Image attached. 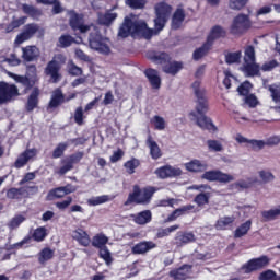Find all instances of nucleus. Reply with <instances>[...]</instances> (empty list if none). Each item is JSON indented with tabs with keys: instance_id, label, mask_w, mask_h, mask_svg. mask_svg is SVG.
<instances>
[{
	"instance_id": "f257e3e1",
	"label": "nucleus",
	"mask_w": 280,
	"mask_h": 280,
	"mask_svg": "<svg viewBox=\"0 0 280 280\" xmlns=\"http://www.w3.org/2000/svg\"><path fill=\"white\" fill-rule=\"evenodd\" d=\"M154 10V28L148 27V24L143 20L126 18L119 28L118 36H120V38H128V35L131 34L133 37L141 36V38L150 40V38L159 34V32L165 27V23H167L170 16H172V5L166 2L156 3Z\"/></svg>"
},
{
	"instance_id": "f03ea898",
	"label": "nucleus",
	"mask_w": 280,
	"mask_h": 280,
	"mask_svg": "<svg viewBox=\"0 0 280 280\" xmlns=\"http://www.w3.org/2000/svg\"><path fill=\"white\" fill-rule=\"evenodd\" d=\"M152 196H154V188H139V186L133 187V192L129 194L128 199L125 201V207L128 205H148L150 200H152Z\"/></svg>"
},
{
	"instance_id": "7ed1b4c3",
	"label": "nucleus",
	"mask_w": 280,
	"mask_h": 280,
	"mask_svg": "<svg viewBox=\"0 0 280 280\" xmlns=\"http://www.w3.org/2000/svg\"><path fill=\"white\" fill-rule=\"evenodd\" d=\"M94 32L90 34L89 45L94 51L98 54H110V40L106 37H102L100 31L95 26L92 27Z\"/></svg>"
},
{
	"instance_id": "20e7f679",
	"label": "nucleus",
	"mask_w": 280,
	"mask_h": 280,
	"mask_svg": "<svg viewBox=\"0 0 280 280\" xmlns=\"http://www.w3.org/2000/svg\"><path fill=\"white\" fill-rule=\"evenodd\" d=\"M60 60L61 62H65V56L62 55H56L52 60H50L44 72L46 73V75H49L50 79L52 80L54 84L60 82L62 75L60 74V69H61V65H60Z\"/></svg>"
},
{
	"instance_id": "39448f33",
	"label": "nucleus",
	"mask_w": 280,
	"mask_h": 280,
	"mask_svg": "<svg viewBox=\"0 0 280 280\" xmlns=\"http://www.w3.org/2000/svg\"><path fill=\"white\" fill-rule=\"evenodd\" d=\"M243 71L248 77L257 75L259 73V65L255 62V48L248 46L245 49Z\"/></svg>"
},
{
	"instance_id": "423d86ee",
	"label": "nucleus",
	"mask_w": 280,
	"mask_h": 280,
	"mask_svg": "<svg viewBox=\"0 0 280 280\" xmlns=\"http://www.w3.org/2000/svg\"><path fill=\"white\" fill-rule=\"evenodd\" d=\"M69 23L70 27H72L73 32H81V34H86V32H91L93 25H84V16L82 14H78L74 11L69 12Z\"/></svg>"
},
{
	"instance_id": "0eeeda50",
	"label": "nucleus",
	"mask_w": 280,
	"mask_h": 280,
	"mask_svg": "<svg viewBox=\"0 0 280 280\" xmlns=\"http://www.w3.org/2000/svg\"><path fill=\"white\" fill-rule=\"evenodd\" d=\"M192 89L197 97V113L203 115L209 110V104L207 103V97L205 96V90L200 88V81H195L192 83Z\"/></svg>"
},
{
	"instance_id": "6e6552de",
	"label": "nucleus",
	"mask_w": 280,
	"mask_h": 280,
	"mask_svg": "<svg viewBox=\"0 0 280 280\" xmlns=\"http://www.w3.org/2000/svg\"><path fill=\"white\" fill-rule=\"evenodd\" d=\"M188 189H196L197 191H201L194 199V202H196V205H198L199 207H205V205H209V200L211 198V192L209 190L211 189V186L205 184L192 185Z\"/></svg>"
},
{
	"instance_id": "1a4fd4ad",
	"label": "nucleus",
	"mask_w": 280,
	"mask_h": 280,
	"mask_svg": "<svg viewBox=\"0 0 280 280\" xmlns=\"http://www.w3.org/2000/svg\"><path fill=\"white\" fill-rule=\"evenodd\" d=\"M201 178H203V180H209L210 183H233V180H235V176L231 175V174H226V173H222L221 171H208L205 172L201 175Z\"/></svg>"
},
{
	"instance_id": "9d476101",
	"label": "nucleus",
	"mask_w": 280,
	"mask_h": 280,
	"mask_svg": "<svg viewBox=\"0 0 280 280\" xmlns=\"http://www.w3.org/2000/svg\"><path fill=\"white\" fill-rule=\"evenodd\" d=\"M19 95V89L14 84L0 82V104L12 102V97Z\"/></svg>"
},
{
	"instance_id": "9b49d317",
	"label": "nucleus",
	"mask_w": 280,
	"mask_h": 280,
	"mask_svg": "<svg viewBox=\"0 0 280 280\" xmlns=\"http://www.w3.org/2000/svg\"><path fill=\"white\" fill-rule=\"evenodd\" d=\"M248 27H250V19H248V15L238 14L232 22L231 32L232 34H243Z\"/></svg>"
},
{
	"instance_id": "f8f14e48",
	"label": "nucleus",
	"mask_w": 280,
	"mask_h": 280,
	"mask_svg": "<svg viewBox=\"0 0 280 280\" xmlns=\"http://www.w3.org/2000/svg\"><path fill=\"white\" fill-rule=\"evenodd\" d=\"M270 264V258L268 256H261L259 258H254L249 260L244 267L243 270L248 275V272H254L255 270H261Z\"/></svg>"
},
{
	"instance_id": "ddd939ff",
	"label": "nucleus",
	"mask_w": 280,
	"mask_h": 280,
	"mask_svg": "<svg viewBox=\"0 0 280 280\" xmlns=\"http://www.w3.org/2000/svg\"><path fill=\"white\" fill-rule=\"evenodd\" d=\"M75 191H78V187L68 184L66 186L51 189L48 192L47 198L48 200H56V198H65V196H69V194H73Z\"/></svg>"
},
{
	"instance_id": "4468645a",
	"label": "nucleus",
	"mask_w": 280,
	"mask_h": 280,
	"mask_svg": "<svg viewBox=\"0 0 280 280\" xmlns=\"http://www.w3.org/2000/svg\"><path fill=\"white\" fill-rule=\"evenodd\" d=\"M155 174L158 178H172L174 176H180L183 174V170L166 165L155 170Z\"/></svg>"
},
{
	"instance_id": "2eb2a0df",
	"label": "nucleus",
	"mask_w": 280,
	"mask_h": 280,
	"mask_svg": "<svg viewBox=\"0 0 280 280\" xmlns=\"http://www.w3.org/2000/svg\"><path fill=\"white\" fill-rule=\"evenodd\" d=\"M36 154H37L36 149L25 150L16 159V161L14 163V167H16V170H21V167H25V165H27V163H30L31 159H34V156H36Z\"/></svg>"
},
{
	"instance_id": "dca6fc26",
	"label": "nucleus",
	"mask_w": 280,
	"mask_h": 280,
	"mask_svg": "<svg viewBox=\"0 0 280 280\" xmlns=\"http://www.w3.org/2000/svg\"><path fill=\"white\" fill-rule=\"evenodd\" d=\"M189 275H191V266L184 265L178 269H174L170 272V277L175 280H185L189 279Z\"/></svg>"
},
{
	"instance_id": "f3484780",
	"label": "nucleus",
	"mask_w": 280,
	"mask_h": 280,
	"mask_svg": "<svg viewBox=\"0 0 280 280\" xmlns=\"http://www.w3.org/2000/svg\"><path fill=\"white\" fill-rule=\"evenodd\" d=\"M72 240H75L81 246H91V236L82 229L72 232Z\"/></svg>"
},
{
	"instance_id": "a211bd4d",
	"label": "nucleus",
	"mask_w": 280,
	"mask_h": 280,
	"mask_svg": "<svg viewBox=\"0 0 280 280\" xmlns=\"http://www.w3.org/2000/svg\"><path fill=\"white\" fill-rule=\"evenodd\" d=\"M152 248H156V244H154V242H140L132 247L131 253L133 255H145V253L152 250Z\"/></svg>"
},
{
	"instance_id": "6ab92c4d",
	"label": "nucleus",
	"mask_w": 280,
	"mask_h": 280,
	"mask_svg": "<svg viewBox=\"0 0 280 280\" xmlns=\"http://www.w3.org/2000/svg\"><path fill=\"white\" fill-rule=\"evenodd\" d=\"M195 241H196V236L191 232H188V233L179 232L175 236V245L178 248L185 246V244H189Z\"/></svg>"
},
{
	"instance_id": "aec40b11",
	"label": "nucleus",
	"mask_w": 280,
	"mask_h": 280,
	"mask_svg": "<svg viewBox=\"0 0 280 280\" xmlns=\"http://www.w3.org/2000/svg\"><path fill=\"white\" fill-rule=\"evenodd\" d=\"M149 60H152L155 65H166L170 62V55L160 51H149L147 54Z\"/></svg>"
},
{
	"instance_id": "412c9836",
	"label": "nucleus",
	"mask_w": 280,
	"mask_h": 280,
	"mask_svg": "<svg viewBox=\"0 0 280 280\" xmlns=\"http://www.w3.org/2000/svg\"><path fill=\"white\" fill-rule=\"evenodd\" d=\"M117 19V13H115L113 10H109L105 13H98L97 22L100 25H105L106 27H109V25H113L115 23V20Z\"/></svg>"
},
{
	"instance_id": "4be33fe9",
	"label": "nucleus",
	"mask_w": 280,
	"mask_h": 280,
	"mask_svg": "<svg viewBox=\"0 0 280 280\" xmlns=\"http://www.w3.org/2000/svg\"><path fill=\"white\" fill-rule=\"evenodd\" d=\"M184 167L187 170V172L198 174L200 172H206L207 163L201 162L200 160H192L190 162L185 163Z\"/></svg>"
},
{
	"instance_id": "5701e85b",
	"label": "nucleus",
	"mask_w": 280,
	"mask_h": 280,
	"mask_svg": "<svg viewBox=\"0 0 280 280\" xmlns=\"http://www.w3.org/2000/svg\"><path fill=\"white\" fill-rule=\"evenodd\" d=\"M145 75L152 86V89H161V77L159 75V71L150 68L145 70Z\"/></svg>"
},
{
	"instance_id": "b1692460",
	"label": "nucleus",
	"mask_w": 280,
	"mask_h": 280,
	"mask_svg": "<svg viewBox=\"0 0 280 280\" xmlns=\"http://www.w3.org/2000/svg\"><path fill=\"white\" fill-rule=\"evenodd\" d=\"M147 145L150 150V154L152 159H155V160L161 159L163 153L161 152V148L159 147V143H156V141L152 139V136H148Z\"/></svg>"
},
{
	"instance_id": "393cba45",
	"label": "nucleus",
	"mask_w": 280,
	"mask_h": 280,
	"mask_svg": "<svg viewBox=\"0 0 280 280\" xmlns=\"http://www.w3.org/2000/svg\"><path fill=\"white\" fill-rule=\"evenodd\" d=\"M183 69V62L180 61H166V63L163 67L164 73H168L170 75H176L178 71Z\"/></svg>"
},
{
	"instance_id": "a878e982",
	"label": "nucleus",
	"mask_w": 280,
	"mask_h": 280,
	"mask_svg": "<svg viewBox=\"0 0 280 280\" xmlns=\"http://www.w3.org/2000/svg\"><path fill=\"white\" fill-rule=\"evenodd\" d=\"M131 219L136 224H148V222L152 221V212H150V210H145L138 214H131Z\"/></svg>"
},
{
	"instance_id": "bb28decb",
	"label": "nucleus",
	"mask_w": 280,
	"mask_h": 280,
	"mask_svg": "<svg viewBox=\"0 0 280 280\" xmlns=\"http://www.w3.org/2000/svg\"><path fill=\"white\" fill-rule=\"evenodd\" d=\"M235 220V215L222 217L218 219L217 223L214 224V229H217V231H225L226 228L232 226Z\"/></svg>"
},
{
	"instance_id": "cd10ccee",
	"label": "nucleus",
	"mask_w": 280,
	"mask_h": 280,
	"mask_svg": "<svg viewBox=\"0 0 280 280\" xmlns=\"http://www.w3.org/2000/svg\"><path fill=\"white\" fill-rule=\"evenodd\" d=\"M22 57L24 60H26V62H32L38 58V48H36V46H27L22 48Z\"/></svg>"
},
{
	"instance_id": "c85d7f7f",
	"label": "nucleus",
	"mask_w": 280,
	"mask_h": 280,
	"mask_svg": "<svg viewBox=\"0 0 280 280\" xmlns=\"http://www.w3.org/2000/svg\"><path fill=\"white\" fill-rule=\"evenodd\" d=\"M194 209H195L194 205L183 206V207L176 209L175 211H173V213L171 215H168L167 220H168V222H174V220H176V218H180V215H185V214L189 213V211H194Z\"/></svg>"
},
{
	"instance_id": "c756f323",
	"label": "nucleus",
	"mask_w": 280,
	"mask_h": 280,
	"mask_svg": "<svg viewBox=\"0 0 280 280\" xmlns=\"http://www.w3.org/2000/svg\"><path fill=\"white\" fill-rule=\"evenodd\" d=\"M38 95H40V90L38 88H34L26 104V109L28 112L34 110L38 106Z\"/></svg>"
},
{
	"instance_id": "7c9ffc66",
	"label": "nucleus",
	"mask_w": 280,
	"mask_h": 280,
	"mask_svg": "<svg viewBox=\"0 0 280 280\" xmlns=\"http://www.w3.org/2000/svg\"><path fill=\"white\" fill-rule=\"evenodd\" d=\"M62 102H65V95L60 89H57L52 92V96L49 102V108H58Z\"/></svg>"
},
{
	"instance_id": "2f4dec72",
	"label": "nucleus",
	"mask_w": 280,
	"mask_h": 280,
	"mask_svg": "<svg viewBox=\"0 0 280 280\" xmlns=\"http://www.w3.org/2000/svg\"><path fill=\"white\" fill-rule=\"evenodd\" d=\"M223 36H226V32L224 31V28H222V26H214L211 30L207 42L210 45H213V42L217 40V38H223Z\"/></svg>"
},
{
	"instance_id": "473e14b6",
	"label": "nucleus",
	"mask_w": 280,
	"mask_h": 280,
	"mask_svg": "<svg viewBox=\"0 0 280 280\" xmlns=\"http://www.w3.org/2000/svg\"><path fill=\"white\" fill-rule=\"evenodd\" d=\"M185 21V11L183 9H177L173 14L172 27L173 30H178Z\"/></svg>"
},
{
	"instance_id": "72a5a7b5",
	"label": "nucleus",
	"mask_w": 280,
	"mask_h": 280,
	"mask_svg": "<svg viewBox=\"0 0 280 280\" xmlns=\"http://www.w3.org/2000/svg\"><path fill=\"white\" fill-rule=\"evenodd\" d=\"M106 244H108V236L105 234L100 233L92 238V246L94 248H106Z\"/></svg>"
},
{
	"instance_id": "f704fd0d",
	"label": "nucleus",
	"mask_w": 280,
	"mask_h": 280,
	"mask_svg": "<svg viewBox=\"0 0 280 280\" xmlns=\"http://www.w3.org/2000/svg\"><path fill=\"white\" fill-rule=\"evenodd\" d=\"M250 226H253V221L247 220L245 223L241 224L234 232V237L240 238L244 237V235H248L250 231Z\"/></svg>"
},
{
	"instance_id": "c9c22d12",
	"label": "nucleus",
	"mask_w": 280,
	"mask_h": 280,
	"mask_svg": "<svg viewBox=\"0 0 280 280\" xmlns=\"http://www.w3.org/2000/svg\"><path fill=\"white\" fill-rule=\"evenodd\" d=\"M25 194H27L25 188H11L7 191V198L10 200H21Z\"/></svg>"
},
{
	"instance_id": "e433bc0d",
	"label": "nucleus",
	"mask_w": 280,
	"mask_h": 280,
	"mask_svg": "<svg viewBox=\"0 0 280 280\" xmlns=\"http://www.w3.org/2000/svg\"><path fill=\"white\" fill-rule=\"evenodd\" d=\"M197 126L202 128V130H215L213 122L205 115L197 118Z\"/></svg>"
},
{
	"instance_id": "4c0bfd02",
	"label": "nucleus",
	"mask_w": 280,
	"mask_h": 280,
	"mask_svg": "<svg viewBox=\"0 0 280 280\" xmlns=\"http://www.w3.org/2000/svg\"><path fill=\"white\" fill-rule=\"evenodd\" d=\"M26 21H27L26 16H22L20 19L13 18L12 22L8 24L5 27L7 34H10V32H14V30L21 27V25H25Z\"/></svg>"
},
{
	"instance_id": "58836bf2",
	"label": "nucleus",
	"mask_w": 280,
	"mask_h": 280,
	"mask_svg": "<svg viewBox=\"0 0 280 280\" xmlns=\"http://www.w3.org/2000/svg\"><path fill=\"white\" fill-rule=\"evenodd\" d=\"M110 200H113V198H110V196L102 195L98 197H92V198L88 199V205L90 207H97V205H104L105 202H110Z\"/></svg>"
},
{
	"instance_id": "ea45409f",
	"label": "nucleus",
	"mask_w": 280,
	"mask_h": 280,
	"mask_svg": "<svg viewBox=\"0 0 280 280\" xmlns=\"http://www.w3.org/2000/svg\"><path fill=\"white\" fill-rule=\"evenodd\" d=\"M261 215L265 220H277L280 217V205L270 210H265L261 212Z\"/></svg>"
},
{
	"instance_id": "a19ab883",
	"label": "nucleus",
	"mask_w": 280,
	"mask_h": 280,
	"mask_svg": "<svg viewBox=\"0 0 280 280\" xmlns=\"http://www.w3.org/2000/svg\"><path fill=\"white\" fill-rule=\"evenodd\" d=\"M259 183V179L257 177H249L248 179L238 180L235 183V187H238L241 189H249V187H253V185Z\"/></svg>"
},
{
	"instance_id": "79ce46f5",
	"label": "nucleus",
	"mask_w": 280,
	"mask_h": 280,
	"mask_svg": "<svg viewBox=\"0 0 280 280\" xmlns=\"http://www.w3.org/2000/svg\"><path fill=\"white\" fill-rule=\"evenodd\" d=\"M210 49H211V44L207 42L200 48L195 50L194 52L195 60H200V58H203V56H207Z\"/></svg>"
},
{
	"instance_id": "37998d69",
	"label": "nucleus",
	"mask_w": 280,
	"mask_h": 280,
	"mask_svg": "<svg viewBox=\"0 0 280 280\" xmlns=\"http://www.w3.org/2000/svg\"><path fill=\"white\" fill-rule=\"evenodd\" d=\"M258 176L260 178V183L267 185V183H272L275 180V174L268 170L258 171Z\"/></svg>"
},
{
	"instance_id": "c03bdc74",
	"label": "nucleus",
	"mask_w": 280,
	"mask_h": 280,
	"mask_svg": "<svg viewBox=\"0 0 280 280\" xmlns=\"http://www.w3.org/2000/svg\"><path fill=\"white\" fill-rule=\"evenodd\" d=\"M75 43V38H73L71 35H61L58 39V47H71Z\"/></svg>"
},
{
	"instance_id": "a18cd8bd",
	"label": "nucleus",
	"mask_w": 280,
	"mask_h": 280,
	"mask_svg": "<svg viewBox=\"0 0 280 280\" xmlns=\"http://www.w3.org/2000/svg\"><path fill=\"white\" fill-rule=\"evenodd\" d=\"M49 259H54V250L50 248H44L39 253L38 261L39 264H45V261H49Z\"/></svg>"
},
{
	"instance_id": "49530a36",
	"label": "nucleus",
	"mask_w": 280,
	"mask_h": 280,
	"mask_svg": "<svg viewBox=\"0 0 280 280\" xmlns=\"http://www.w3.org/2000/svg\"><path fill=\"white\" fill-rule=\"evenodd\" d=\"M69 148V142L59 143L52 151V159H60L65 154V150Z\"/></svg>"
},
{
	"instance_id": "de8ad7c7",
	"label": "nucleus",
	"mask_w": 280,
	"mask_h": 280,
	"mask_svg": "<svg viewBox=\"0 0 280 280\" xmlns=\"http://www.w3.org/2000/svg\"><path fill=\"white\" fill-rule=\"evenodd\" d=\"M242 60V51H236V52H229L225 55V62L228 65H235Z\"/></svg>"
},
{
	"instance_id": "09e8293b",
	"label": "nucleus",
	"mask_w": 280,
	"mask_h": 280,
	"mask_svg": "<svg viewBox=\"0 0 280 280\" xmlns=\"http://www.w3.org/2000/svg\"><path fill=\"white\" fill-rule=\"evenodd\" d=\"M98 255L101 259H104L107 266H110V264H113V256L110 255V250H108V247H101Z\"/></svg>"
},
{
	"instance_id": "8fccbe9b",
	"label": "nucleus",
	"mask_w": 280,
	"mask_h": 280,
	"mask_svg": "<svg viewBox=\"0 0 280 280\" xmlns=\"http://www.w3.org/2000/svg\"><path fill=\"white\" fill-rule=\"evenodd\" d=\"M207 145L210 152H222V150H224L222 142L218 140H208Z\"/></svg>"
},
{
	"instance_id": "3c124183",
	"label": "nucleus",
	"mask_w": 280,
	"mask_h": 280,
	"mask_svg": "<svg viewBox=\"0 0 280 280\" xmlns=\"http://www.w3.org/2000/svg\"><path fill=\"white\" fill-rule=\"evenodd\" d=\"M45 237H47V229L44 226L37 228L33 233V240H35V242H43Z\"/></svg>"
},
{
	"instance_id": "603ef678",
	"label": "nucleus",
	"mask_w": 280,
	"mask_h": 280,
	"mask_svg": "<svg viewBox=\"0 0 280 280\" xmlns=\"http://www.w3.org/2000/svg\"><path fill=\"white\" fill-rule=\"evenodd\" d=\"M139 165V160L131 159L125 163V170L128 174H135V170H137Z\"/></svg>"
},
{
	"instance_id": "864d4df0",
	"label": "nucleus",
	"mask_w": 280,
	"mask_h": 280,
	"mask_svg": "<svg viewBox=\"0 0 280 280\" xmlns=\"http://www.w3.org/2000/svg\"><path fill=\"white\" fill-rule=\"evenodd\" d=\"M151 124H153L155 130H165V118L161 116H154Z\"/></svg>"
},
{
	"instance_id": "5fc2aeb1",
	"label": "nucleus",
	"mask_w": 280,
	"mask_h": 280,
	"mask_svg": "<svg viewBox=\"0 0 280 280\" xmlns=\"http://www.w3.org/2000/svg\"><path fill=\"white\" fill-rule=\"evenodd\" d=\"M178 229H180V225L178 224L172 225L166 229H160L158 231V237H167V235H170L171 233H174V231H178Z\"/></svg>"
},
{
	"instance_id": "6e6d98bb",
	"label": "nucleus",
	"mask_w": 280,
	"mask_h": 280,
	"mask_svg": "<svg viewBox=\"0 0 280 280\" xmlns=\"http://www.w3.org/2000/svg\"><path fill=\"white\" fill-rule=\"evenodd\" d=\"M67 69L70 75H82V68L78 67L73 61L68 62Z\"/></svg>"
},
{
	"instance_id": "4d7b16f0",
	"label": "nucleus",
	"mask_w": 280,
	"mask_h": 280,
	"mask_svg": "<svg viewBox=\"0 0 280 280\" xmlns=\"http://www.w3.org/2000/svg\"><path fill=\"white\" fill-rule=\"evenodd\" d=\"M259 280H280V276H277V272L269 269L260 273Z\"/></svg>"
},
{
	"instance_id": "13d9d810",
	"label": "nucleus",
	"mask_w": 280,
	"mask_h": 280,
	"mask_svg": "<svg viewBox=\"0 0 280 280\" xmlns=\"http://www.w3.org/2000/svg\"><path fill=\"white\" fill-rule=\"evenodd\" d=\"M126 3L133 10H142V8H145V0H127Z\"/></svg>"
},
{
	"instance_id": "bf43d9fd",
	"label": "nucleus",
	"mask_w": 280,
	"mask_h": 280,
	"mask_svg": "<svg viewBox=\"0 0 280 280\" xmlns=\"http://www.w3.org/2000/svg\"><path fill=\"white\" fill-rule=\"evenodd\" d=\"M25 222V217L16 215L9 222V229H19Z\"/></svg>"
},
{
	"instance_id": "052dcab7",
	"label": "nucleus",
	"mask_w": 280,
	"mask_h": 280,
	"mask_svg": "<svg viewBox=\"0 0 280 280\" xmlns=\"http://www.w3.org/2000/svg\"><path fill=\"white\" fill-rule=\"evenodd\" d=\"M246 3L248 0H230V8L231 10H242Z\"/></svg>"
},
{
	"instance_id": "680f3d73",
	"label": "nucleus",
	"mask_w": 280,
	"mask_h": 280,
	"mask_svg": "<svg viewBox=\"0 0 280 280\" xmlns=\"http://www.w3.org/2000/svg\"><path fill=\"white\" fill-rule=\"evenodd\" d=\"M74 121L78 124V126H82V124H84V112L82 110V107H78L75 109Z\"/></svg>"
},
{
	"instance_id": "e2e57ef3",
	"label": "nucleus",
	"mask_w": 280,
	"mask_h": 280,
	"mask_svg": "<svg viewBox=\"0 0 280 280\" xmlns=\"http://www.w3.org/2000/svg\"><path fill=\"white\" fill-rule=\"evenodd\" d=\"M252 89H253V84H250V82L246 81L240 85L237 91H238L240 95H248V93H250Z\"/></svg>"
},
{
	"instance_id": "0e129e2a",
	"label": "nucleus",
	"mask_w": 280,
	"mask_h": 280,
	"mask_svg": "<svg viewBox=\"0 0 280 280\" xmlns=\"http://www.w3.org/2000/svg\"><path fill=\"white\" fill-rule=\"evenodd\" d=\"M38 32V26L36 24H28L24 31L25 35L28 36V38H32L34 34Z\"/></svg>"
},
{
	"instance_id": "69168bd1",
	"label": "nucleus",
	"mask_w": 280,
	"mask_h": 280,
	"mask_svg": "<svg viewBox=\"0 0 280 280\" xmlns=\"http://www.w3.org/2000/svg\"><path fill=\"white\" fill-rule=\"evenodd\" d=\"M279 66V62L277 60L267 61L262 65L261 71H272L276 67Z\"/></svg>"
},
{
	"instance_id": "338daca9",
	"label": "nucleus",
	"mask_w": 280,
	"mask_h": 280,
	"mask_svg": "<svg viewBox=\"0 0 280 280\" xmlns=\"http://www.w3.org/2000/svg\"><path fill=\"white\" fill-rule=\"evenodd\" d=\"M245 104L248 105L249 108H255L257 106V96L249 94L245 97Z\"/></svg>"
},
{
	"instance_id": "774afa93",
	"label": "nucleus",
	"mask_w": 280,
	"mask_h": 280,
	"mask_svg": "<svg viewBox=\"0 0 280 280\" xmlns=\"http://www.w3.org/2000/svg\"><path fill=\"white\" fill-rule=\"evenodd\" d=\"M72 202H73V198L68 197L66 200L57 202L56 207L57 209L63 210V209H67Z\"/></svg>"
}]
</instances>
